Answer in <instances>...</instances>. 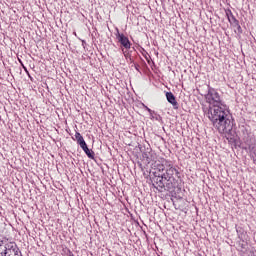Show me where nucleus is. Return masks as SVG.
Here are the masks:
<instances>
[{
    "label": "nucleus",
    "instance_id": "nucleus-10",
    "mask_svg": "<svg viewBox=\"0 0 256 256\" xmlns=\"http://www.w3.org/2000/svg\"><path fill=\"white\" fill-rule=\"evenodd\" d=\"M81 149L84 151V153H86L89 159H95V152H93V150H89V147H87V144L81 147Z\"/></svg>",
    "mask_w": 256,
    "mask_h": 256
},
{
    "label": "nucleus",
    "instance_id": "nucleus-11",
    "mask_svg": "<svg viewBox=\"0 0 256 256\" xmlns=\"http://www.w3.org/2000/svg\"><path fill=\"white\" fill-rule=\"evenodd\" d=\"M76 141H77L78 145H80V147L87 145V143L85 142V139L83 137Z\"/></svg>",
    "mask_w": 256,
    "mask_h": 256
},
{
    "label": "nucleus",
    "instance_id": "nucleus-7",
    "mask_svg": "<svg viewBox=\"0 0 256 256\" xmlns=\"http://www.w3.org/2000/svg\"><path fill=\"white\" fill-rule=\"evenodd\" d=\"M155 183L160 187V189H165V187H167V182H165V178L162 173H158V175L155 176Z\"/></svg>",
    "mask_w": 256,
    "mask_h": 256
},
{
    "label": "nucleus",
    "instance_id": "nucleus-14",
    "mask_svg": "<svg viewBox=\"0 0 256 256\" xmlns=\"http://www.w3.org/2000/svg\"><path fill=\"white\" fill-rule=\"evenodd\" d=\"M136 69H137V71H139V68H137V66H136Z\"/></svg>",
    "mask_w": 256,
    "mask_h": 256
},
{
    "label": "nucleus",
    "instance_id": "nucleus-2",
    "mask_svg": "<svg viewBox=\"0 0 256 256\" xmlns=\"http://www.w3.org/2000/svg\"><path fill=\"white\" fill-rule=\"evenodd\" d=\"M213 127L217 129L219 133L229 134L233 131V120H231V115L226 114L223 118L218 119L216 122L212 123Z\"/></svg>",
    "mask_w": 256,
    "mask_h": 256
},
{
    "label": "nucleus",
    "instance_id": "nucleus-6",
    "mask_svg": "<svg viewBox=\"0 0 256 256\" xmlns=\"http://www.w3.org/2000/svg\"><path fill=\"white\" fill-rule=\"evenodd\" d=\"M116 39L124 49H131V41H129V38L125 34L119 33V30H117Z\"/></svg>",
    "mask_w": 256,
    "mask_h": 256
},
{
    "label": "nucleus",
    "instance_id": "nucleus-1",
    "mask_svg": "<svg viewBox=\"0 0 256 256\" xmlns=\"http://www.w3.org/2000/svg\"><path fill=\"white\" fill-rule=\"evenodd\" d=\"M0 256H23L21 250L15 242L9 240H2L0 242Z\"/></svg>",
    "mask_w": 256,
    "mask_h": 256
},
{
    "label": "nucleus",
    "instance_id": "nucleus-5",
    "mask_svg": "<svg viewBox=\"0 0 256 256\" xmlns=\"http://www.w3.org/2000/svg\"><path fill=\"white\" fill-rule=\"evenodd\" d=\"M205 101L208 103V107H204L203 109H212V107H221L223 106V101H221V96L218 91L209 88L208 93L205 95Z\"/></svg>",
    "mask_w": 256,
    "mask_h": 256
},
{
    "label": "nucleus",
    "instance_id": "nucleus-9",
    "mask_svg": "<svg viewBox=\"0 0 256 256\" xmlns=\"http://www.w3.org/2000/svg\"><path fill=\"white\" fill-rule=\"evenodd\" d=\"M227 17H228V21L229 23H231V25H233L234 27H238V29H241V26L239 25V20H237V18H235V16L233 15V13L231 11L226 13Z\"/></svg>",
    "mask_w": 256,
    "mask_h": 256
},
{
    "label": "nucleus",
    "instance_id": "nucleus-13",
    "mask_svg": "<svg viewBox=\"0 0 256 256\" xmlns=\"http://www.w3.org/2000/svg\"><path fill=\"white\" fill-rule=\"evenodd\" d=\"M83 136L81 135V133H79V132H76L75 133V139H76V141H78V139H81Z\"/></svg>",
    "mask_w": 256,
    "mask_h": 256
},
{
    "label": "nucleus",
    "instance_id": "nucleus-8",
    "mask_svg": "<svg viewBox=\"0 0 256 256\" xmlns=\"http://www.w3.org/2000/svg\"><path fill=\"white\" fill-rule=\"evenodd\" d=\"M166 99L168 103H170L174 107V109L179 108V103H177V99L175 98V95L173 94V92H167Z\"/></svg>",
    "mask_w": 256,
    "mask_h": 256
},
{
    "label": "nucleus",
    "instance_id": "nucleus-4",
    "mask_svg": "<svg viewBox=\"0 0 256 256\" xmlns=\"http://www.w3.org/2000/svg\"><path fill=\"white\" fill-rule=\"evenodd\" d=\"M204 113L207 115L208 119L211 123H215L219 121V119H223L225 115L229 113V111L225 110L223 106H216L212 108H203Z\"/></svg>",
    "mask_w": 256,
    "mask_h": 256
},
{
    "label": "nucleus",
    "instance_id": "nucleus-12",
    "mask_svg": "<svg viewBox=\"0 0 256 256\" xmlns=\"http://www.w3.org/2000/svg\"><path fill=\"white\" fill-rule=\"evenodd\" d=\"M158 173H163L165 171V165L159 164L157 167Z\"/></svg>",
    "mask_w": 256,
    "mask_h": 256
},
{
    "label": "nucleus",
    "instance_id": "nucleus-3",
    "mask_svg": "<svg viewBox=\"0 0 256 256\" xmlns=\"http://www.w3.org/2000/svg\"><path fill=\"white\" fill-rule=\"evenodd\" d=\"M167 189H173L177 185V177L179 178V170H177L173 165L169 164L162 172Z\"/></svg>",
    "mask_w": 256,
    "mask_h": 256
}]
</instances>
